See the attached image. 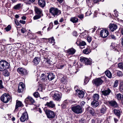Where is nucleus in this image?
Listing matches in <instances>:
<instances>
[{"label":"nucleus","instance_id":"nucleus-4","mask_svg":"<svg viewBox=\"0 0 123 123\" xmlns=\"http://www.w3.org/2000/svg\"><path fill=\"white\" fill-rule=\"evenodd\" d=\"M53 95V99L54 100L60 101L61 100L62 94L57 91H54L51 92Z\"/></svg>","mask_w":123,"mask_h":123},{"label":"nucleus","instance_id":"nucleus-46","mask_svg":"<svg viewBox=\"0 0 123 123\" xmlns=\"http://www.w3.org/2000/svg\"><path fill=\"white\" fill-rule=\"evenodd\" d=\"M33 96L36 98H37L39 96V94L37 92H36L33 94Z\"/></svg>","mask_w":123,"mask_h":123},{"label":"nucleus","instance_id":"nucleus-37","mask_svg":"<svg viewBox=\"0 0 123 123\" xmlns=\"http://www.w3.org/2000/svg\"><path fill=\"white\" fill-rule=\"evenodd\" d=\"M21 4L19 3L14 6L13 7L15 9H19L21 7Z\"/></svg>","mask_w":123,"mask_h":123},{"label":"nucleus","instance_id":"nucleus-16","mask_svg":"<svg viewBox=\"0 0 123 123\" xmlns=\"http://www.w3.org/2000/svg\"><path fill=\"white\" fill-rule=\"evenodd\" d=\"M46 3L45 0H38V5L42 8H43L46 5Z\"/></svg>","mask_w":123,"mask_h":123},{"label":"nucleus","instance_id":"nucleus-40","mask_svg":"<svg viewBox=\"0 0 123 123\" xmlns=\"http://www.w3.org/2000/svg\"><path fill=\"white\" fill-rule=\"evenodd\" d=\"M117 66L119 68L123 70V63L120 62L118 64Z\"/></svg>","mask_w":123,"mask_h":123},{"label":"nucleus","instance_id":"nucleus-43","mask_svg":"<svg viewBox=\"0 0 123 123\" xmlns=\"http://www.w3.org/2000/svg\"><path fill=\"white\" fill-rule=\"evenodd\" d=\"M76 63V61H71V62L69 65L70 66H74Z\"/></svg>","mask_w":123,"mask_h":123},{"label":"nucleus","instance_id":"nucleus-25","mask_svg":"<svg viewBox=\"0 0 123 123\" xmlns=\"http://www.w3.org/2000/svg\"><path fill=\"white\" fill-rule=\"evenodd\" d=\"M23 105V104L21 101H19L17 100L14 111H15L17 109L18 107L21 106Z\"/></svg>","mask_w":123,"mask_h":123},{"label":"nucleus","instance_id":"nucleus-5","mask_svg":"<svg viewBox=\"0 0 123 123\" xmlns=\"http://www.w3.org/2000/svg\"><path fill=\"white\" fill-rule=\"evenodd\" d=\"M71 109L76 114H80L82 112L81 107L79 105L72 107Z\"/></svg>","mask_w":123,"mask_h":123},{"label":"nucleus","instance_id":"nucleus-35","mask_svg":"<svg viewBox=\"0 0 123 123\" xmlns=\"http://www.w3.org/2000/svg\"><path fill=\"white\" fill-rule=\"evenodd\" d=\"M97 45L96 43L92 42L91 47L93 49H95L97 48Z\"/></svg>","mask_w":123,"mask_h":123},{"label":"nucleus","instance_id":"nucleus-52","mask_svg":"<svg viewBox=\"0 0 123 123\" xmlns=\"http://www.w3.org/2000/svg\"><path fill=\"white\" fill-rule=\"evenodd\" d=\"M64 66L63 65H57V67L58 69H62L64 67Z\"/></svg>","mask_w":123,"mask_h":123},{"label":"nucleus","instance_id":"nucleus-58","mask_svg":"<svg viewBox=\"0 0 123 123\" xmlns=\"http://www.w3.org/2000/svg\"><path fill=\"white\" fill-rule=\"evenodd\" d=\"M92 38L91 37H88L87 38V40L88 42H90L92 41Z\"/></svg>","mask_w":123,"mask_h":123},{"label":"nucleus","instance_id":"nucleus-36","mask_svg":"<svg viewBox=\"0 0 123 123\" xmlns=\"http://www.w3.org/2000/svg\"><path fill=\"white\" fill-rule=\"evenodd\" d=\"M3 71V74L4 76H9V72L7 71L6 69Z\"/></svg>","mask_w":123,"mask_h":123},{"label":"nucleus","instance_id":"nucleus-30","mask_svg":"<svg viewBox=\"0 0 123 123\" xmlns=\"http://www.w3.org/2000/svg\"><path fill=\"white\" fill-rule=\"evenodd\" d=\"M99 98V96L98 94H95L93 96V101H98Z\"/></svg>","mask_w":123,"mask_h":123},{"label":"nucleus","instance_id":"nucleus-28","mask_svg":"<svg viewBox=\"0 0 123 123\" xmlns=\"http://www.w3.org/2000/svg\"><path fill=\"white\" fill-rule=\"evenodd\" d=\"M116 98L118 101H120L123 99V95L120 93L117 94L116 95Z\"/></svg>","mask_w":123,"mask_h":123},{"label":"nucleus","instance_id":"nucleus-53","mask_svg":"<svg viewBox=\"0 0 123 123\" xmlns=\"http://www.w3.org/2000/svg\"><path fill=\"white\" fill-rule=\"evenodd\" d=\"M27 37H28L30 38L31 39H34V38H32L31 36H32V34L30 33H28L27 34Z\"/></svg>","mask_w":123,"mask_h":123},{"label":"nucleus","instance_id":"nucleus-9","mask_svg":"<svg viewBox=\"0 0 123 123\" xmlns=\"http://www.w3.org/2000/svg\"><path fill=\"white\" fill-rule=\"evenodd\" d=\"M28 119V116L27 113L26 112H24L22 114L20 119L22 122H24L25 121H26Z\"/></svg>","mask_w":123,"mask_h":123},{"label":"nucleus","instance_id":"nucleus-3","mask_svg":"<svg viewBox=\"0 0 123 123\" xmlns=\"http://www.w3.org/2000/svg\"><path fill=\"white\" fill-rule=\"evenodd\" d=\"M12 97L8 93H5L1 96L0 99L4 103H6L12 100Z\"/></svg>","mask_w":123,"mask_h":123},{"label":"nucleus","instance_id":"nucleus-34","mask_svg":"<svg viewBox=\"0 0 123 123\" xmlns=\"http://www.w3.org/2000/svg\"><path fill=\"white\" fill-rule=\"evenodd\" d=\"M83 52L84 54H88L90 53L91 51L90 48H87L84 50Z\"/></svg>","mask_w":123,"mask_h":123},{"label":"nucleus","instance_id":"nucleus-33","mask_svg":"<svg viewBox=\"0 0 123 123\" xmlns=\"http://www.w3.org/2000/svg\"><path fill=\"white\" fill-rule=\"evenodd\" d=\"M61 80L62 83L65 84L67 82V79L66 76H64L61 78Z\"/></svg>","mask_w":123,"mask_h":123},{"label":"nucleus","instance_id":"nucleus-14","mask_svg":"<svg viewBox=\"0 0 123 123\" xmlns=\"http://www.w3.org/2000/svg\"><path fill=\"white\" fill-rule=\"evenodd\" d=\"M102 95H104L105 96H108L111 92H112L111 90L109 88H107L104 90L102 91Z\"/></svg>","mask_w":123,"mask_h":123},{"label":"nucleus","instance_id":"nucleus-20","mask_svg":"<svg viewBox=\"0 0 123 123\" xmlns=\"http://www.w3.org/2000/svg\"><path fill=\"white\" fill-rule=\"evenodd\" d=\"M107 110L106 107L105 105H103L100 109V112L102 115L106 113Z\"/></svg>","mask_w":123,"mask_h":123},{"label":"nucleus","instance_id":"nucleus-59","mask_svg":"<svg viewBox=\"0 0 123 123\" xmlns=\"http://www.w3.org/2000/svg\"><path fill=\"white\" fill-rule=\"evenodd\" d=\"M85 103L84 101H82L80 103V105L81 106H83L84 105Z\"/></svg>","mask_w":123,"mask_h":123},{"label":"nucleus","instance_id":"nucleus-49","mask_svg":"<svg viewBox=\"0 0 123 123\" xmlns=\"http://www.w3.org/2000/svg\"><path fill=\"white\" fill-rule=\"evenodd\" d=\"M118 84V81L117 80H116L115 81L114 84V87H117Z\"/></svg>","mask_w":123,"mask_h":123},{"label":"nucleus","instance_id":"nucleus-60","mask_svg":"<svg viewBox=\"0 0 123 123\" xmlns=\"http://www.w3.org/2000/svg\"><path fill=\"white\" fill-rule=\"evenodd\" d=\"M119 90L122 92L123 91V86L120 85L119 87Z\"/></svg>","mask_w":123,"mask_h":123},{"label":"nucleus","instance_id":"nucleus-12","mask_svg":"<svg viewBox=\"0 0 123 123\" xmlns=\"http://www.w3.org/2000/svg\"><path fill=\"white\" fill-rule=\"evenodd\" d=\"M25 102L26 104L31 105L33 104L35 101L31 97H28L25 99Z\"/></svg>","mask_w":123,"mask_h":123},{"label":"nucleus","instance_id":"nucleus-26","mask_svg":"<svg viewBox=\"0 0 123 123\" xmlns=\"http://www.w3.org/2000/svg\"><path fill=\"white\" fill-rule=\"evenodd\" d=\"M77 94H78V96L80 98H83L84 96L85 92L83 91L80 90L77 92Z\"/></svg>","mask_w":123,"mask_h":123},{"label":"nucleus","instance_id":"nucleus-2","mask_svg":"<svg viewBox=\"0 0 123 123\" xmlns=\"http://www.w3.org/2000/svg\"><path fill=\"white\" fill-rule=\"evenodd\" d=\"M50 14L54 17L57 16L61 13V11L57 8L53 7H51L49 10Z\"/></svg>","mask_w":123,"mask_h":123},{"label":"nucleus","instance_id":"nucleus-61","mask_svg":"<svg viewBox=\"0 0 123 123\" xmlns=\"http://www.w3.org/2000/svg\"><path fill=\"white\" fill-rule=\"evenodd\" d=\"M114 12L115 16L116 17H117L118 16V12H117L116 11V10L114 11Z\"/></svg>","mask_w":123,"mask_h":123},{"label":"nucleus","instance_id":"nucleus-51","mask_svg":"<svg viewBox=\"0 0 123 123\" xmlns=\"http://www.w3.org/2000/svg\"><path fill=\"white\" fill-rule=\"evenodd\" d=\"M86 43L84 42L83 41H80V46H84V45H86Z\"/></svg>","mask_w":123,"mask_h":123},{"label":"nucleus","instance_id":"nucleus-21","mask_svg":"<svg viewBox=\"0 0 123 123\" xmlns=\"http://www.w3.org/2000/svg\"><path fill=\"white\" fill-rule=\"evenodd\" d=\"M86 110L88 112L90 113L92 116H94V110L92 108L88 107L86 109Z\"/></svg>","mask_w":123,"mask_h":123},{"label":"nucleus","instance_id":"nucleus-38","mask_svg":"<svg viewBox=\"0 0 123 123\" xmlns=\"http://www.w3.org/2000/svg\"><path fill=\"white\" fill-rule=\"evenodd\" d=\"M119 47L118 45L117 44L115 45L113 47V49L115 51H118L119 50Z\"/></svg>","mask_w":123,"mask_h":123},{"label":"nucleus","instance_id":"nucleus-19","mask_svg":"<svg viewBox=\"0 0 123 123\" xmlns=\"http://www.w3.org/2000/svg\"><path fill=\"white\" fill-rule=\"evenodd\" d=\"M67 53L69 55H74L75 52L76 50L72 48L66 50Z\"/></svg>","mask_w":123,"mask_h":123},{"label":"nucleus","instance_id":"nucleus-42","mask_svg":"<svg viewBox=\"0 0 123 123\" xmlns=\"http://www.w3.org/2000/svg\"><path fill=\"white\" fill-rule=\"evenodd\" d=\"M117 75L119 77H122L123 75V73L120 71H118L117 72Z\"/></svg>","mask_w":123,"mask_h":123},{"label":"nucleus","instance_id":"nucleus-64","mask_svg":"<svg viewBox=\"0 0 123 123\" xmlns=\"http://www.w3.org/2000/svg\"><path fill=\"white\" fill-rule=\"evenodd\" d=\"M73 36H77V32L75 31H73Z\"/></svg>","mask_w":123,"mask_h":123},{"label":"nucleus","instance_id":"nucleus-31","mask_svg":"<svg viewBox=\"0 0 123 123\" xmlns=\"http://www.w3.org/2000/svg\"><path fill=\"white\" fill-rule=\"evenodd\" d=\"M106 75L109 78H111L112 77V75L111 72L108 70H106L105 72Z\"/></svg>","mask_w":123,"mask_h":123},{"label":"nucleus","instance_id":"nucleus-11","mask_svg":"<svg viewBox=\"0 0 123 123\" xmlns=\"http://www.w3.org/2000/svg\"><path fill=\"white\" fill-rule=\"evenodd\" d=\"M17 71L22 76L25 75L27 74L28 73L27 70L24 68H18L17 69Z\"/></svg>","mask_w":123,"mask_h":123},{"label":"nucleus","instance_id":"nucleus-17","mask_svg":"<svg viewBox=\"0 0 123 123\" xmlns=\"http://www.w3.org/2000/svg\"><path fill=\"white\" fill-rule=\"evenodd\" d=\"M24 84L22 82L20 83L18 87V92L19 93H21L24 91Z\"/></svg>","mask_w":123,"mask_h":123},{"label":"nucleus","instance_id":"nucleus-44","mask_svg":"<svg viewBox=\"0 0 123 123\" xmlns=\"http://www.w3.org/2000/svg\"><path fill=\"white\" fill-rule=\"evenodd\" d=\"M11 26L9 25L5 29V30H6V31H10L11 29Z\"/></svg>","mask_w":123,"mask_h":123},{"label":"nucleus","instance_id":"nucleus-29","mask_svg":"<svg viewBox=\"0 0 123 123\" xmlns=\"http://www.w3.org/2000/svg\"><path fill=\"white\" fill-rule=\"evenodd\" d=\"M113 111L115 114L117 116L118 118H119L121 114L120 111L116 109H114Z\"/></svg>","mask_w":123,"mask_h":123},{"label":"nucleus","instance_id":"nucleus-23","mask_svg":"<svg viewBox=\"0 0 123 123\" xmlns=\"http://www.w3.org/2000/svg\"><path fill=\"white\" fill-rule=\"evenodd\" d=\"M48 74L47 77L49 81L52 80L55 78V76L53 73H49Z\"/></svg>","mask_w":123,"mask_h":123},{"label":"nucleus","instance_id":"nucleus-18","mask_svg":"<svg viewBox=\"0 0 123 123\" xmlns=\"http://www.w3.org/2000/svg\"><path fill=\"white\" fill-rule=\"evenodd\" d=\"M45 106L49 108H53L55 107V105L53 101H50L49 102H47L45 105Z\"/></svg>","mask_w":123,"mask_h":123},{"label":"nucleus","instance_id":"nucleus-63","mask_svg":"<svg viewBox=\"0 0 123 123\" xmlns=\"http://www.w3.org/2000/svg\"><path fill=\"white\" fill-rule=\"evenodd\" d=\"M80 42L78 40V39L77 41H76V43L78 46H80Z\"/></svg>","mask_w":123,"mask_h":123},{"label":"nucleus","instance_id":"nucleus-1","mask_svg":"<svg viewBox=\"0 0 123 123\" xmlns=\"http://www.w3.org/2000/svg\"><path fill=\"white\" fill-rule=\"evenodd\" d=\"M10 64L5 60H2L0 61V71H2L7 69H9Z\"/></svg>","mask_w":123,"mask_h":123},{"label":"nucleus","instance_id":"nucleus-56","mask_svg":"<svg viewBox=\"0 0 123 123\" xmlns=\"http://www.w3.org/2000/svg\"><path fill=\"white\" fill-rule=\"evenodd\" d=\"M63 9H64V10H66L68 9V6H67L63 5L62 6Z\"/></svg>","mask_w":123,"mask_h":123},{"label":"nucleus","instance_id":"nucleus-55","mask_svg":"<svg viewBox=\"0 0 123 123\" xmlns=\"http://www.w3.org/2000/svg\"><path fill=\"white\" fill-rule=\"evenodd\" d=\"M21 31L22 33H24L26 32V30L25 28L23 27L21 29Z\"/></svg>","mask_w":123,"mask_h":123},{"label":"nucleus","instance_id":"nucleus-50","mask_svg":"<svg viewBox=\"0 0 123 123\" xmlns=\"http://www.w3.org/2000/svg\"><path fill=\"white\" fill-rule=\"evenodd\" d=\"M74 88L75 90V91L76 92V94H77V92H79V91H80V90H79V88L78 87V86H75L74 87Z\"/></svg>","mask_w":123,"mask_h":123},{"label":"nucleus","instance_id":"nucleus-32","mask_svg":"<svg viewBox=\"0 0 123 123\" xmlns=\"http://www.w3.org/2000/svg\"><path fill=\"white\" fill-rule=\"evenodd\" d=\"M70 20L73 23H75L78 22V19L77 18L74 17L71 18H70Z\"/></svg>","mask_w":123,"mask_h":123},{"label":"nucleus","instance_id":"nucleus-62","mask_svg":"<svg viewBox=\"0 0 123 123\" xmlns=\"http://www.w3.org/2000/svg\"><path fill=\"white\" fill-rule=\"evenodd\" d=\"M78 17L79 18L81 19L83 18L84 17V15L83 14H81L78 15Z\"/></svg>","mask_w":123,"mask_h":123},{"label":"nucleus","instance_id":"nucleus-15","mask_svg":"<svg viewBox=\"0 0 123 123\" xmlns=\"http://www.w3.org/2000/svg\"><path fill=\"white\" fill-rule=\"evenodd\" d=\"M34 11L35 13L37 14L43 16L42 10L40 8H39L37 7H35Z\"/></svg>","mask_w":123,"mask_h":123},{"label":"nucleus","instance_id":"nucleus-8","mask_svg":"<svg viewBox=\"0 0 123 123\" xmlns=\"http://www.w3.org/2000/svg\"><path fill=\"white\" fill-rule=\"evenodd\" d=\"M92 82L93 85L98 87L102 84L103 81L100 78H98L94 79Z\"/></svg>","mask_w":123,"mask_h":123},{"label":"nucleus","instance_id":"nucleus-13","mask_svg":"<svg viewBox=\"0 0 123 123\" xmlns=\"http://www.w3.org/2000/svg\"><path fill=\"white\" fill-rule=\"evenodd\" d=\"M108 34V31L106 29L102 30L100 32L101 36L103 38H105L107 37Z\"/></svg>","mask_w":123,"mask_h":123},{"label":"nucleus","instance_id":"nucleus-39","mask_svg":"<svg viewBox=\"0 0 123 123\" xmlns=\"http://www.w3.org/2000/svg\"><path fill=\"white\" fill-rule=\"evenodd\" d=\"M43 16L37 14L35 15L33 17V19L34 20H37Z\"/></svg>","mask_w":123,"mask_h":123},{"label":"nucleus","instance_id":"nucleus-27","mask_svg":"<svg viewBox=\"0 0 123 123\" xmlns=\"http://www.w3.org/2000/svg\"><path fill=\"white\" fill-rule=\"evenodd\" d=\"M91 104L93 107L96 108L99 105V103L98 101H92Z\"/></svg>","mask_w":123,"mask_h":123},{"label":"nucleus","instance_id":"nucleus-22","mask_svg":"<svg viewBox=\"0 0 123 123\" xmlns=\"http://www.w3.org/2000/svg\"><path fill=\"white\" fill-rule=\"evenodd\" d=\"M117 28V26L116 24H113L109 25V28L110 30L112 31H114Z\"/></svg>","mask_w":123,"mask_h":123},{"label":"nucleus","instance_id":"nucleus-54","mask_svg":"<svg viewBox=\"0 0 123 123\" xmlns=\"http://www.w3.org/2000/svg\"><path fill=\"white\" fill-rule=\"evenodd\" d=\"M4 88L2 85V81L1 80H0V89Z\"/></svg>","mask_w":123,"mask_h":123},{"label":"nucleus","instance_id":"nucleus-7","mask_svg":"<svg viewBox=\"0 0 123 123\" xmlns=\"http://www.w3.org/2000/svg\"><path fill=\"white\" fill-rule=\"evenodd\" d=\"M80 60L81 62L84 63L85 65H90L92 63V60L90 58L81 57Z\"/></svg>","mask_w":123,"mask_h":123},{"label":"nucleus","instance_id":"nucleus-57","mask_svg":"<svg viewBox=\"0 0 123 123\" xmlns=\"http://www.w3.org/2000/svg\"><path fill=\"white\" fill-rule=\"evenodd\" d=\"M28 2V3L30 4L33 3L35 1V0H27Z\"/></svg>","mask_w":123,"mask_h":123},{"label":"nucleus","instance_id":"nucleus-24","mask_svg":"<svg viewBox=\"0 0 123 123\" xmlns=\"http://www.w3.org/2000/svg\"><path fill=\"white\" fill-rule=\"evenodd\" d=\"M40 61V59L38 57H36L33 59V62L35 65H37Z\"/></svg>","mask_w":123,"mask_h":123},{"label":"nucleus","instance_id":"nucleus-6","mask_svg":"<svg viewBox=\"0 0 123 123\" xmlns=\"http://www.w3.org/2000/svg\"><path fill=\"white\" fill-rule=\"evenodd\" d=\"M45 112L48 118L52 119L55 117V114L53 111L49 110H45Z\"/></svg>","mask_w":123,"mask_h":123},{"label":"nucleus","instance_id":"nucleus-47","mask_svg":"<svg viewBox=\"0 0 123 123\" xmlns=\"http://www.w3.org/2000/svg\"><path fill=\"white\" fill-rule=\"evenodd\" d=\"M89 79L88 77H86L84 81V85H86L89 81Z\"/></svg>","mask_w":123,"mask_h":123},{"label":"nucleus","instance_id":"nucleus-41","mask_svg":"<svg viewBox=\"0 0 123 123\" xmlns=\"http://www.w3.org/2000/svg\"><path fill=\"white\" fill-rule=\"evenodd\" d=\"M49 42L50 43L53 44V45H54V42L55 40L54 39L53 37H52L51 38H50L49 39Z\"/></svg>","mask_w":123,"mask_h":123},{"label":"nucleus","instance_id":"nucleus-45","mask_svg":"<svg viewBox=\"0 0 123 123\" xmlns=\"http://www.w3.org/2000/svg\"><path fill=\"white\" fill-rule=\"evenodd\" d=\"M53 27V24L52 23H50L49 25V26L47 30L48 31H49Z\"/></svg>","mask_w":123,"mask_h":123},{"label":"nucleus","instance_id":"nucleus-10","mask_svg":"<svg viewBox=\"0 0 123 123\" xmlns=\"http://www.w3.org/2000/svg\"><path fill=\"white\" fill-rule=\"evenodd\" d=\"M106 104L107 105L114 107H117L118 106L117 103L114 100L108 101L106 102Z\"/></svg>","mask_w":123,"mask_h":123},{"label":"nucleus","instance_id":"nucleus-48","mask_svg":"<svg viewBox=\"0 0 123 123\" xmlns=\"http://www.w3.org/2000/svg\"><path fill=\"white\" fill-rule=\"evenodd\" d=\"M92 1L91 0H86V3L87 5L88 6H90L91 5Z\"/></svg>","mask_w":123,"mask_h":123}]
</instances>
